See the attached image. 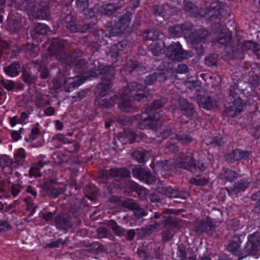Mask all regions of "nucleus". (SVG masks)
Returning a JSON list of instances; mask_svg holds the SVG:
<instances>
[{"label":"nucleus","mask_w":260,"mask_h":260,"mask_svg":"<svg viewBox=\"0 0 260 260\" xmlns=\"http://www.w3.org/2000/svg\"><path fill=\"white\" fill-rule=\"evenodd\" d=\"M89 68V70L86 71L85 75H84L85 79L102 75L101 81L96 86V92L99 93L100 97L105 96L108 94L113 84V68L105 66L98 60H93L90 64Z\"/></svg>","instance_id":"1"},{"label":"nucleus","mask_w":260,"mask_h":260,"mask_svg":"<svg viewBox=\"0 0 260 260\" xmlns=\"http://www.w3.org/2000/svg\"><path fill=\"white\" fill-rule=\"evenodd\" d=\"M146 86L136 82L129 83L124 89L121 96V101L119 106L121 110L127 112L133 106V101L131 99L138 102L145 101L147 98V94L145 91Z\"/></svg>","instance_id":"2"},{"label":"nucleus","mask_w":260,"mask_h":260,"mask_svg":"<svg viewBox=\"0 0 260 260\" xmlns=\"http://www.w3.org/2000/svg\"><path fill=\"white\" fill-rule=\"evenodd\" d=\"M213 30L217 33L219 32L216 40L221 45H224L225 57L226 59H233L235 57L237 52V47L234 46L232 43V35L231 32L222 31V28L220 23H214L212 25Z\"/></svg>","instance_id":"3"},{"label":"nucleus","mask_w":260,"mask_h":260,"mask_svg":"<svg viewBox=\"0 0 260 260\" xmlns=\"http://www.w3.org/2000/svg\"><path fill=\"white\" fill-rule=\"evenodd\" d=\"M49 0H24L25 8L36 19H49L50 17Z\"/></svg>","instance_id":"4"},{"label":"nucleus","mask_w":260,"mask_h":260,"mask_svg":"<svg viewBox=\"0 0 260 260\" xmlns=\"http://www.w3.org/2000/svg\"><path fill=\"white\" fill-rule=\"evenodd\" d=\"M193 53L191 51L183 50L178 42H173L167 48V56L168 58L163 61L164 66L167 69H171L172 68V62L167 60L170 59L172 61H181L182 59L191 57Z\"/></svg>","instance_id":"5"},{"label":"nucleus","mask_w":260,"mask_h":260,"mask_svg":"<svg viewBox=\"0 0 260 260\" xmlns=\"http://www.w3.org/2000/svg\"><path fill=\"white\" fill-rule=\"evenodd\" d=\"M83 52L80 50H76L74 52H69L65 53L62 56V59L64 62L70 66L74 65L75 70L80 73L84 74L86 73L88 65L85 59L81 58Z\"/></svg>","instance_id":"6"},{"label":"nucleus","mask_w":260,"mask_h":260,"mask_svg":"<svg viewBox=\"0 0 260 260\" xmlns=\"http://www.w3.org/2000/svg\"><path fill=\"white\" fill-rule=\"evenodd\" d=\"M137 119L139 120L138 126L142 129H154L161 124L160 119L153 115V113L149 111V108H146L145 111L138 115Z\"/></svg>","instance_id":"7"},{"label":"nucleus","mask_w":260,"mask_h":260,"mask_svg":"<svg viewBox=\"0 0 260 260\" xmlns=\"http://www.w3.org/2000/svg\"><path fill=\"white\" fill-rule=\"evenodd\" d=\"M230 9L226 5L219 3V2H212L209 8L205 13L204 16L210 18L212 20L214 18L221 19V17L228 16L230 15Z\"/></svg>","instance_id":"8"},{"label":"nucleus","mask_w":260,"mask_h":260,"mask_svg":"<svg viewBox=\"0 0 260 260\" xmlns=\"http://www.w3.org/2000/svg\"><path fill=\"white\" fill-rule=\"evenodd\" d=\"M260 250V234L253 233L248 237L246 246L244 248L245 256L255 255Z\"/></svg>","instance_id":"9"},{"label":"nucleus","mask_w":260,"mask_h":260,"mask_svg":"<svg viewBox=\"0 0 260 260\" xmlns=\"http://www.w3.org/2000/svg\"><path fill=\"white\" fill-rule=\"evenodd\" d=\"M178 167L189 171L194 172L197 171V165L191 153L181 154L177 160Z\"/></svg>","instance_id":"10"},{"label":"nucleus","mask_w":260,"mask_h":260,"mask_svg":"<svg viewBox=\"0 0 260 260\" xmlns=\"http://www.w3.org/2000/svg\"><path fill=\"white\" fill-rule=\"evenodd\" d=\"M57 183L53 179H47L45 182L42 190L45 192V194L51 198H56L58 195L64 192V189L62 187H57Z\"/></svg>","instance_id":"11"},{"label":"nucleus","mask_w":260,"mask_h":260,"mask_svg":"<svg viewBox=\"0 0 260 260\" xmlns=\"http://www.w3.org/2000/svg\"><path fill=\"white\" fill-rule=\"evenodd\" d=\"M134 176L148 184H152L156 180L155 176L150 171L144 168H136L133 170Z\"/></svg>","instance_id":"12"},{"label":"nucleus","mask_w":260,"mask_h":260,"mask_svg":"<svg viewBox=\"0 0 260 260\" xmlns=\"http://www.w3.org/2000/svg\"><path fill=\"white\" fill-rule=\"evenodd\" d=\"M209 36V31L204 29H201L192 32L188 37V41L192 45L203 43L206 41Z\"/></svg>","instance_id":"13"},{"label":"nucleus","mask_w":260,"mask_h":260,"mask_svg":"<svg viewBox=\"0 0 260 260\" xmlns=\"http://www.w3.org/2000/svg\"><path fill=\"white\" fill-rule=\"evenodd\" d=\"M250 152L240 149H236L226 155V160L230 164H233L241 159H247L249 158Z\"/></svg>","instance_id":"14"},{"label":"nucleus","mask_w":260,"mask_h":260,"mask_svg":"<svg viewBox=\"0 0 260 260\" xmlns=\"http://www.w3.org/2000/svg\"><path fill=\"white\" fill-rule=\"evenodd\" d=\"M132 45V43L127 40H122L118 42L112 47L111 54L112 57L117 58L127 50Z\"/></svg>","instance_id":"15"},{"label":"nucleus","mask_w":260,"mask_h":260,"mask_svg":"<svg viewBox=\"0 0 260 260\" xmlns=\"http://www.w3.org/2000/svg\"><path fill=\"white\" fill-rule=\"evenodd\" d=\"M69 212L76 217L81 216L83 214V209L85 207L84 203L82 199L72 197L70 200Z\"/></svg>","instance_id":"16"},{"label":"nucleus","mask_w":260,"mask_h":260,"mask_svg":"<svg viewBox=\"0 0 260 260\" xmlns=\"http://www.w3.org/2000/svg\"><path fill=\"white\" fill-rule=\"evenodd\" d=\"M132 15L131 12L127 11L120 17L115 25V28L118 30L117 33H123L125 31L131 21Z\"/></svg>","instance_id":"17"},{"label":"nucleus","mask_w":260,"mask_h":260,"mask_svg":"<svg viewBox=\"0 0 260 260\" xmlns=\"http://www.w3.org/2000/svg\"><path fill=\"white\" fill-rule=\"evenodd\" d=\"M214 230V225L208 218L206 220L200 221L194 227V232L200 235L204 233L211 234Z\"/></svg>","instance_id":"18"},{"label":"nucleus","mask_w":260,"mask_h":260,"mask_svg":"<svg viewBox=\"0 0 260 260\" xmlns=\"http://www.w3.org/2000/svg\"><path fill=\"white\" fill-rule=\"evenodd\" d=\"M56 228L60 230L67 231L73 226L69 216L66 214L57 215L54 218Z\"/></svg>","instance_id":"19"},{"label":"nucleus","mask_w":260,"mask_h":260,"mask_svg":"<svg viewBox=\"0 0 260 260\" xmlns=\"http://www.w3.org/2000/svg\"><path fill=\"white\" fill-rule=\"evenodd\" d=\"M13 159L6 155H3L0 157V167L3 173L6 175H11L13 172V168L16 167Z\"/></svg>","instance_id":"20"},{"label":"nucleus","mask_w":260,"mask_h":260,"mask_svg":"<svg viewBox=\"0 0 260 260\" xmlns=\"http://www.w3.org/2000/svg\"><path fill=\"white\" fill-rule=\"evenodd\" d=\"M167 71H158L147 76L144 79L146 85H153L156 81L164 82L167 79Z\"/></svg>","instance_id":"21"},{"label":"nucleus","mask_w":260,"mask_h":260,"mask_svg":"<svg viewBox=\"0 0 260 260\" xmlns=\"http://www.w3.org/2000/svg\"><path fill=\"white\" fill-rule=\"evenodd\" d=\"M178 110L182 114L188 117L193 116L196 112L193 104L185 99L181 100L179 101Z\"/></svg>","instance_id":"22"},{"label":"nucleus","mask_w":260,"mask_h":260,"mask_svg":"<svg viewBox=\"0 0 260 260\" xmlns=\"http://www.w3.org/2000/svg\"><path fill=\"white\" fill-rule=\"evenodd\" d=\"M250 182L245 180H240L234 183L231 188H226L229 194H236L241 191H244L249 187Z\"/></svg>","instance_id":"23"},{"label":"nucleus","mask_w":260,"mask_h":260,"mask_svg":"<svg viewBox=\"0 0 260 260\" xmlns=\"http://www.w3.org/2000/svg\"><path fill=\"white\" fill-rule=\"evenodd\" d=\"M197 101L200 108L207 110H211L216 105V101L208 96H198Z\"/></svg>","instance_id":"24"},{"label":"nucleus","mask_w":260,"mask_h":260,"mask_svg":"<svg viewBox=\"0 0 260 260\" xmlns=\"http://www.w3.org/2000/svg\"><path fill=\"white\" fill-rule=\"evenodd\" d=\"M64 46V41L59 38H54L51 42L48 48L49 53L52 55L58 53Z\"/></svg>","instance_id":"25"},{"label":"nucleus","mask_w":260,"mask_h":260,"mask_svg":"<svg viewBox=\"0 0 260 260\" xmlns=\"http://www.w3.org/2000/svg\"><path fill=\"white\" fill-rule=\"evenodd\" d=\"M183 9L185 11L189 14L191 16L198 17L199 15H204L205 13H203L202 9H198L192 3L184 1L183 4Z\"/></svg>","instance_id":"26"},{"label":"nucleus","mask_w":260,"mask_h":260,"mask_svg":"<svg viewBox=\"0 0 260 260\" xmlns=\"http://www.w3.org/2000/svg\"><path fill=\"white\" fill-rule=\"evenodd\" d=\"M84 81V80L80 77L70 78L69 81L64 80V91L67 92H70L81 85Z\"/></svg>","instance_id":"27"},{"label":"nucleus","mask_w":260,"mask_h":260,"mask_svg":"<svg viewBox=\"0 0 260 260\" xmlns=\"http://www.w3.org/2000/svg\"><path fill=\"white\" fill-rule=\"evenodd\" d=\"M83 246L85 248V251L95 254H99L105 250L104 245L99 242H94L92 243H85Z\"/></svg>","instance_id":"28"},{"label":"nucleus","mask_w":260,"mask_h":260,"mask_svg":"<svg viewBox=\"0 0 260 260\" xmlns=\"http://www.w3.org/2000/svg\"><path fill=\"white\" fill-rule=\"evenodd\" d=\"M6 74L10 77H15L21 72V66L18 62H14L4 68Z\"/></svg>","instance_id":"29"},{"label":"nucleus","mask_w":260,"mask_h":260,"mask_svg":"<svg viewBox=\"0 0 260 260\" xmlns=\"http://www.w3.org/2000/svg\"><path fill=\"white\" fill-rule=\"evenodd\" d=\"M127 70L131 73L141 74L145 73L146 69L142 64L136 61H130L127 63Z\"/></svg>","instance_id":"30"},{"label":"nucleus","mask_w":260,"mask_h":260,"mask_svg":"<svg viewBox=\"0 0 260 260\" xmlns=\"http://www.w3.org/2000/svg\"><path fill=\"white\" fill-rule=\"evenodd\" d=\"M120 8V7L114 4L109 3L99 7V11L102 14L106 15H112Z\"/></svg>","instance_id":"31"},{"label":"nucleus","mask_w":260,"mask_h":260,"mask_svg":"<svg viewBox=\"0 0 260 260\" xmlns=\"http://www.w3.org/2000/svg\"><path fill=\"white\" fill-rule=\"evenodd\" d=\"M177 140L182 144L187 145L193 140L192 136L187 132L180 131L175 135Z\"/></svg>","instance_id":"32"},{"label":"nucleus","mask_w":260,"mask_h":260,"mask_svg":"<svg viewBox=\"0 0 260 260\" xmlns=\"http://www.w3.org/2000/svg\"><path fill=\"white\" fill-rule=\"evenodd\" d=\"M132 155L139 162L143 163L148 159L150 155L148 151L141 149L134 151Z\"/></svg>","instance_id":"33"},{"label":"nucleus","mask_w":260,"mask_h":260,"mask_svg":"<svg viewBox=\"0 0 260 260\" xmlns=\"http://www.w3.org/2000/svg\"><path fill=\"white\" fill-rule=\"evenodd\" d=\"M244 107H241L234 104L232 105L226 106L224 111V114L229 117H234L237 115V114L241 113Z\"/></svg>","instance_id":"34"},{"label":"nucleus","mask_w":260,"mask_h":260,"mask_svg":"<svg viewBox=\"0 0 260 260\" xmlns=\"http://www.w3.org/2000/svg\"><path fill=\"white\" fill-rule=\"evenodd\" d=\"M49 30V27L45 24L39 23L33 29L31 36L33 38H37L40 35H45Z\"/></svg>","instance_id":"35"},{"label":"nucleus","mask_w":260,"mask_h":260,"mask_svg":"<svg viewBox=\"0 0 260 260\" xmlns=\"http://www.w3.org/2000/svg\"><path fill=\"white\" fill-rule=\"evenodd\" d=\"M39 49L37 45L33 43H27L22 45L20 51L29 53L31 56L35 57L37 55Z\"/></svg>","instance_id":"36"},{"label":"nucleus","mask_w":260,"mask_h":260,"mask_svg":"<svg viewBox=\"0 0 260 260\" xmlns=\"http://www.w3.org/2000/svg\"><path fill=\"white\" fill-rule=\"evenodd\" d=\"M203 142L207 145H211L213 146H221L224 143L223 138L218 136L206 137Z\"/></svg>","instance_id":"37"},{"label":"nucleus","mask_w":260,"mask_h":260,"mask_svg":"<svg viewBox=\"0 0 260 260\" xmlns=\"http://www.w3.org/2000/svg\"><path fill=\"white\" fill-rule=\"evenodd\" d=\"M227 249L228 251L232 252L233 254L241 256V258L245 257V254L243 252H241L240 250V245L237 242H236L234 240H232L230 244L227 246Z\"/></svg>","instance_id":"38"},{"label":"nucleus","mask_w":260,"mask_h":260,"mask_svg":"<svg viewBox=\"0 0 260 260\" xmlns=\"http://www.w3.org/2000/svg\"><path fill=\"white\" fill-rule=\"evenodd\" d=\"M163 218H164V220L162 222L164 224V227H168V229H173L180 226L179 220L175 217L163 216Z\"/></svg>","instance_id":"39"},{"label":"nucleus","mask_w":260,"mask_h":260,"mask_svg":"<svg viewBox=\"0 0 260 260\" xmlns=\"http://www.w3.org/2000/svg\"><path fill=\"white\" fill-rule=\"evenodd\" d=\"M249 50H252L253 52H256L257 55H259L260 52V46L256 43L247 41L245 42L242 46L243 51H246Z\"/></svg>","instance_id":"40"},{"label":"nucleus","mask_w":260,"mask_h":260,"mask_svg":"<svg viewBox=\"0 0 260 260\" xmlns=\"http://www.w3.org/2000/svg\"><path fill=\"white\" fill-rule=\"evenodd\" d=\"M120 205L126 209L134 211L139 204L136 202L134 200L130 198H125L121 199L119 201Z\"/></svg>","instance_id":"41"},{"label":"nucleus","mask_w":260,"mask_h":260,"mask_svg":"<svg viewBox=\"0 0 260 260\" xmlns=\"http://www.w3.org/2000/svg\"><path fill=\"white\" fill-rule=\"evenodd\" d=\"M173 259L175 260H186V252L185 246L181 244L178 246L176 254L173 253Z\"/></svg>","instance_id":"42"},{"label":"nucleus","mask_w":260,"mask_h":260,"mask_svg":"<svg viewBox=\"0 0 260 260\" xmlns=\"http://www.w3.org/2000/svg\"><path fill=\"white\" fill-rule=\"evenodd\" d=\"M137 138V135L132 130L126 129L122 136L120 137V139L122 141L123 139H125V141L124 143H129L131 144L135 142Z\"/></svg>","instance_id":"43"},{"label":"nucleus","mask_w":260,"mask_h":260,"mask_svg":"<svg viewBox=\"0 0 260 260\" xmlns=\"http://www.w3.org/2000/svg\"><path fill=\"white\" fill-rule=\"evenodd\" d=\"M159 224L155 222L154 224H150L142 229V234L143 236H149L154 233L159 231Z\"/></svg>","instance_id":"44"},{"label":"nucleus","mask_w":260,"mask_h":260,"mask_svg":"<svg viewBox=\"0 0 260 260\" xmlns=\"http://www.w3.org/2000/svg\"><path fill=\"white\" fill-rule=\"evenodd\" d=\"M108 225L112 229L114 233L117 236H122L124 235L126 232L125 229L122 228L117 224V223L113 220H110L108 222Z\"/></svg>","instance_id":"45"},{"label":"nucleus","mask_w":260,"mask_h":260,"mask_svg":"<svg viewBox=\"0 0 260 260\" xmlns=\"http://www.w3.org/2000/svg\"><path fill=\"white\" fill-rule=\"evenodd\" d=\"M46 163L43 161H39L35 166L32 167L28 173L30 177H39L41 175L40 169L43 167Z\"/></svg>","instance_id":"46"},{"label":"nucleus","mask_w":260,"mask_h":260,"mask_svg":"<svg viewBox=\"0 0 260 260\" xmlns=\"http://www.w3.org/2000/svg\"><path fill=\"white\" fill-rule=\"evenodd\" d=\"M32 63L36 65L38 68V71L40 73V76L42 79L46 80L50 76V73L46 67L43 65L39 64L37 61H33Z\"/></svg>","instance_id":"47"},{"label":"nucleus","mask_w":260,"mask_h":260,"mask_svg":"<svg viewBox=\"0 0 260 260\" xmlns=\"http://www.w3.org/2000/svg\"><path fill=\"white\" fill-rule=\"evenodd\" d=\"M26 157L25 150L23 148H19L14 154L15 161L17 166L23 165L24 159Z\"/></svg>","instance_id":"48"},{"label":"nucleus","mask_w":260,"mask_h":260,"mask_svg":"<svg viewBox=\"0 0 260 260\" xmlns=\"http://www.w3.org/2000/svg\"><path fill=\"white\" fill-rule=\"evenodd\" d=\"M238 177V174L231 170H226L221 174V178L229 182H232L237 179Z\"/></svg>","instance_id":"49"},{"label":"nucleus","mask_w":260,"mask_h":260,"mask_svg":"<svg viewBox=\"0 0 260 260\" xmlns=\"http://www.w3.org/2000/svg\"><path fill=\"white\" fill-rule=\"evenodd\" d=\"M22 77L23 81L28 85L35 83L38 78L37 76L31 75L26 70L22 71Z\"/></svg>","instance_id":"50"},{"label":"nucleus","mask_w":260,"mask_h":260,"mask_svg":"<svg viewBox=\"0 0 260 260\" xmlns=\"http://www.w3.org/2000/svg\"><path fill=\"white\" fill-rule=\"evenodd\" d=\"M152 244H149L147 245V248L144 247L143 248H139L137 251L139 257L144 259H148L151 257V252L149 251V248H152Z\"/></svg>","instance_id":"51"},{"label":"nucleus","mask_w":260,"mask_h":260,"mask_svg":"<svg viewBox=\"0 0 260 260\" xmlns=\"http://www.w3.org/2000/svg\"><path fill=\"white\" fill-rule=\"evenodd\" d=\"M167 100L165 98H162L155 100L153 103L147 108H149V111L152 112L153 110H157L162 107L167 103Z\"/></svg>","instance_id":"52"},{"label":"nucleus","mask_w":260,"mask_h":260,"mask_svg":"<svg viewBox=\"0 0 260 260\" xmlns=\"http://www.w3.org/2000/svg\"><path fill=\"white\" fill-rule=\"evenodd\" d=\"M222 216V213L220 210L214 208L210 212V217L209 219L211 221L213 220L214 222H218L220 221Z\"/></svg>","instance_id":"53"},{"label":"nucleus","mask_w":260,"mask_h":260,"mask_svg":"<svg viewBox=\"0 0 260 260\" xmlns=\"http://www.w3.org/2000/svg\"><path fill=\"white\" fill-rule=\"evenodd\" d=\"M143 35L145 40L154 41L158 38V34L154 29H146Z\"/></svg>","instance_id":"54"},{"label":"nucleus","mask_w":260,"mask_h":260,"mask_svg":"<svg viewBox=\"0 0 260 260\" xmlns=\"http://www.w3.org/2000/svg\"><path fill=\"white\" fill-rule=\"evenodd\" d=\"M169 31L171 35L173 37H180L182 34V27L179 24L170 26L169 28Z\"/></svg>","instance_id":"55"},{"label":"nucleus","mask_w":260,"mask_h":260,"mask_svg":"<svg viewBox=\"0 0 260 260\" xmlns=\"http://www.w3.org/2000/svg\"><path fill=\"white\" fill-rule=\"evenodd\" d=\"M134 216L137 219H140L147 215V212L141 208L139 204L134 210Z\"/></svg>","instance_id":"56"},{"label":"nucleus","mask_w":260,"mask_h":260,"mask_svg":"<svg viewBox=\"0 0 260 260\" xmlns=\"http://www.w3.org/2000/svg\"><path fill=\"white\" fill-rule=\"evenodd\" d=\"M115 171L114 169H111L107 170H102L99 172V177L107 179L115 177Z\"/></svg>","instance_id":"57"},{"label":"nucleus","mask_w":260,"mask_h":260,"mask_svg":"<svg viewBox=\"0 0 260 260\" xmlns=\"http://www.w3.org/2000/svg\"><path fill=\"white\" fill-rule=\"evenodd\" d=\"M218 61V55L216 54H211L206 57L205 64L208 67L216 66Z\"/></svg>","instance_id":"58"},{"label":"nucleus","mask_w":260,"mask_h":260,"mask_svg":"<svg viewBox=\"0 0 260 260\" xmlns=\"http://www.w3.org/2000/svg\"><path fill=\"white\" fill-rule=\"evenodd\" d=\"M1 85L8 91H12L16 87V84L11 80H5L2 79L0 81Z\"/></svg>","instance_id":"59"},{"label":"nucleus","mask_w":260,"mask_h":260,"mask_svg":"<svg viewBox=\"0 0 260 260\" xmlns=\"http://www.w3.org/2000/svg\"><path fill=\"white\" fill-rule=\"evenodd\" d=\"M189 182L194 185H196L197 186H203L207 184L208 182V179L207 178H199L197 177V178H191Z\"/></svg>","instance_id":"60"},{"label":"nucleus","mask_w":260,"mask_h":260,"mask_svg":"<svg viewBox=\"0 0 260 260\" xmlns=\"http://www.w3.org/2000/svg\"><path fill=\"white\" fill-rule=\"evenodd\" d=\"M115 171V177H122L126 178L130 176L129 171L124 168L114 169Z\"/></svg>","instance_id":"61"},{"label":"nucleus","mask_w":260,"mask_h":260,"mask_svg":"<svg viewBox=\"0 0 260 260\" xmlns=\"http://www.w3.org/2000/svg\"><path fill=\"white\" fill-rule=\"evenodd\" d=\"M153 13L156 16H163L165 7L162 4L155 5L152 7Z\"/></svg>","instance_id":"62"},{"label":"nucleus","mask_w":260,"mask_h":260,"mask_svg":"<svg viewBox=\"0 0 260 260\" xmlns=\"http://www.w3.org/2000/svg\"><path fill=\"white\" fill-rule=\"evenodd\" d=\"M175 234L173 229H168L162 233V237L165 242L169 241Z\"/></svg>","instance_id":"63"},{"label":"nucleus","mask_w":260,"mask_h":260,"mask_svg":"<svg viewBox=\"0 0 260 260\" xmlns=\"http://www.w3.org/2000/svg\"><path fill=\"white\" fill-rule=\"evenodd\" d=\"M251 199L253 201H257L255 205V209L256 212L260 213V190L252 194Z\"/></svg>","instance_id":"64"}]
</instances>
